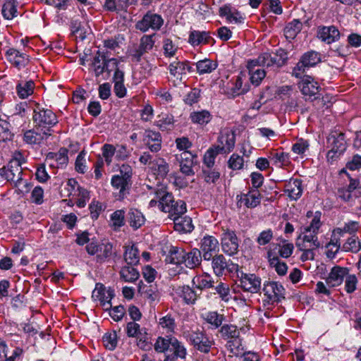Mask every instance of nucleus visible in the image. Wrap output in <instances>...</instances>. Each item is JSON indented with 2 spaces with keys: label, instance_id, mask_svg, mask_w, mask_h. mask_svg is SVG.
<instances>
[{
  "label": "nucleus",
  "instance_id": "f257e3e1",
  "mask_svg": "<svg viewBox=\"0 0 361 361\" xmlns=\"http://www.w3.org/2000/svg\"><path fill=\"white\" fill-rule=\"evenodd\" d=\"M156 197L159 200V209L167 212L171 216L174 214H183L186 212V204L183 200L175 201L171 193L168 192L164 188L155 192Z\"/></svg>",
  "mask_w": 361,
  "mask_h": 361
},
{
  "label": "nucleus",
  "instance_id": "f03ea898",
  "mask_svg": "<svg viewBox=\"0 0 361 361\" xmlns=\"http://www.w3.org/2000/svg\"><path fill=\"white\" fill-rule=\"evenodd\" d=\"M32 120L37 129L44 131L49 135H51L52 128L58 123L56 115L49 109L36 104L33 109Z\"/></svg>",
  "mask_w": 361,
  "mask_h": 361
},
{
  "label": "nucleus",
  "instance_id": "7ed1b4c3",
  "mask_svg": "<svg viewBox=\"0 0 361 361\" xmlns=\"http://www.w3.org/2000/svg\"><path fill=\"white\" fill-rule=\"evenodd\" d=\"M132 168L128 164H122L119 174L114 175L111 184L114 188L119 190V198L123 199L129 194L132 185Z\"/></svg>",
  "mask_w": 361,
  "mask_h": 361
},
{
  "label": "nucleus",
  "instance_id": "20e7f679",
  "mask_svg": "<svg viewBox=\"0 0 361 361\" xmlns=\"http://www.w3.org/2000/svg\"><path fill=\"white\" fill-rule=\"evenodd\" d=\"M4 173L1 176L4 180L12 184L14 187H20L23 183V169L21 162L17 158L11 159L7 165L3 166Z\"/></svg>",
  "mask_w": 361,
  "mask_h": 361
},
{
  "label": "nucleus",
  "instance_id": "39448f33",
  "mask_svg": "<svg viewBox=\"0 0 361 361\" xmlns=\"http://www.w3.org/2000/svg\"><path fill=\"white\" fill-rule=\"evenodd\" d=\"M237 275V286L243 291L250 293H257L261 289V279L254 274H246L239 270Z\"/></svg>",
  "mask_w": 361,
  "mask_h": 361
},
{
  "label": "nucleus",
  "instance_id": "423d86ee",
  "mask_svg": "<svg viewBox=\"0 0 361 361\" xmlns=\"http://www.w3.org/2000/svg\"><path fill=\"white\" fill-rule=\"evenodd\" d=\"M188 341L194 349L200 353L207 354L214 345V341L210 338L204 331H192L188 336Z\"/></svg>",
  "mask_w": 361,
  "mask_h": 361
},
{
  "label": "nucleus",
  "instance_id": "0eeeda50",
  "mask_svg": "<svg viewBox=\"0 0 361 361\" xmlns=\"http://www.w3.org/2000/svg\"><path fill=\"white\" fill-rule=\"evenodd\" d=\"M263 292L265 297L264 305H274L285 298L283 286L275 281H269L264 284Z\"/></svg>",
  "mask_w": 361,
  "mask_h": 361
},
{
  "label": "nucleus",
  "instance_id": "6e6552de",
  "mask_svg": "<svg viewBox=\"0 0 361 361\" xmlns=\"http://www.w3.org/2000/svg\"><path fill=\"white\" fill-rule=\"evenodd\" d=\"M211 259L213 271L217 276L235 274L238 271V264L233 263L230 259L226 260L223 255H216Z\"/></svg>",
  "mask_w": 361,
  "mask_h": 361
},
{
  "label": "nucleus",
  "instance_id": "1a4fd4ad",
  "mask_svg": "<svg viewBox=\"0 0 361 361\" xmlns=\"http://www.w3.org/2000/svg\"><path fill=\"white\" fill-rule=\"evenodd\" d=\"M221 245L222 250L227 255L232 256L238 251L239 239L235 232L228 228L222 227Z\"/></svg>",
  "mask_w": 361,
  "mask_h": 361
},
{
  "label": "nucleus",
  "instance_id": "9d476101",
  "mask_svg": "<svg viewBox=\"0 0 361 361\" xmlns=\"http://www.w3.org/2000/svg\"><path fill=\"white\" fill-rule=\"evenodd\" d=\"M164 24L162 17L152 11H147L142 18L135 24V28L142 32H146L149 28L159 30Z\"/></svg>",
  "mask_w": 361,
  "mask_h": 361
},
{
  "label": "nucleus",
  "instance_id": "9b49d317",
  "mask_svg": "<svg viewBox=\"0 0 361 361\" xmlns=\"http://www.w3.org/2000/svg\"><path fill=\"white\" fill-rule=\"evenodd\" d=\"M299 87L302 94L307 100H317L319 98L320 87L318 82L314 80V78L309 75H305L299 83Z\"/></svg>",
  "mask_w": 361,
  "mask_h": 361
},
{
  "label": "nucleus",
  "instance_id": "f8f14e48",
  "mask_svg": "<svg viewBox=\"0 0 361 361\" xmlns=\"http://www.w3.org/2000/svg\"><path fill=\"white\" fill-rule=\"evenodd\" d=\"M235 143V133L227 129L221 132L215 147L221 154H228L233 149Z\"/></svg>",
  "mask_w": 361,
  "mask_h": 361
},
{
  "label": "nucleus",
  "instance_id": "ddd939ff",
  "mask_svg": "<svg viewBox=\"0 0 361 361\" xmlns=\"http://www.w3.org/2000/svg\"><path fill=\"white\" fill-rule=\"evenodd\" d=\"M219 243L218 240L212 235L204 236L201 240V250L204 260H210L214 254L219 250Z\"/></svg>",
  "mask_w": 361,
  "mask_h": 361
},
{
  "label": "nucleus",
  "instance_id": "4468645a",
  "mask_svg": "<svg viewBox=\"0 0 361 361\" xmlns=\"http://www.w3.org/2000/svg\"><path fill=\"white\" fill-rule=\"evenodd\" d=\"M143 142L152 152H157L161 148V135L159 132L147 129L143 134Z\"/></svg>",
  "mask_w": 361,
  "mask_h": 361
},
{
  "label": "nucleus",
  "instance_id": "2eb2a0df",
  "mask_svg": "<svg viewBox=\"0 0 361 361\" xmlns=\"http://www.w3.org/2000/svg\"><path fill=\"white\" fill-rule=\"evenodd\" d=\"M317 35L319 39L329 44L338 41L341 37L338 29L334 25L319 26Z\"/></svg>",
  "mask_w": 361,
  "mask_h": 361
},
{
  "label": "nucleus",
  "instance_id": "dca6fc26",
  "mask_svg": "<svg viewBox=\"0 0 361 361\" xmlns=\"http://www.w3.org/2000/svg\"><path fill=\"white\" fill-rule=\"evenodd\" d=\"M349 272L347 267L334 266L329 274L326 282L329 287H336L340 286L344 281L346 275Z\"/></svg>",
  "mask_w": 361,
  "mask_h": 361
},
{
  "label": "nucleus",
  "instance_id": "f3484780",
  "mask_svg": "<svg viewBox=\"0 0 361 361\" xmlns=\"http://www.w3.org/2000/svg\"><path fill=\"white\" fill-rule=\"evenodd\" d=\"M50 135L43 130L37 129V126L31 130L25 131L23 134V141L29 145L40 144L44 140L47 139Z\"/></svg>",
  "mask_w": 361,
  "mask_h": 361
},
{
  "label": "nucleus",
  "instance_id": "a211bd4d",
  "mask_svg": "<svg viewBox=\"0 0 361 361\" xmlns=\"http://www.w3.org/2000/svg\"><path fill=\"white\" fill-rule=\"evenodd\" d=\"M327 147L338 149V151H345L346 149L345 134L338 130L331 131L327 137Z\"/></svg>",
  "mask_w": 361,
  "mask_h": 361
},
{
  "label": "nucleus",
  "instance_id": "6ab92c4d",
  "mask_svg": "<svg viewBox=\"0 0 361 361\" xmlns=\"http://www.w3.org/2000/svg\"><path fill=\"white\" fill-rule=\"evenodd\" d=\"M195 157L188 151H184L179 154L178 159L180 162V171L185 176H193V159Z\"/></svg>",
  "mask_w": 361,
  "mask_h": 361
},
{
  "label": "nucleus",
  "instance_id": "aec40b11",
  "mask_svg": "<svg viewBox=\"0 0 361 361\" xmlns=\"http://www.w3.org/2000/svg\"><path fill=\"white\" fill-rule=\"evenodd\" d=\"M92 66L94 68V75L96 77L100 76L106 68L107 62L109 61H116L115 59H108L104 52L97 50L96 54L92 59Z\"/></svg>",
  "mask_w": 361,
  "mask_h": 361
},
{
  "label": "nucleus",
  "instance_id": "412c9836",
  "mask_svg": "<svg viewBox=\"0 0 361 361\" xmlns=\"http://www.w3.org/2000/svg\"><path fill=\"white\" fill-rule=\"evenodd\" d=\"M262 195L257 190H250L246 194L240 195L238 204L244 203L248 208H254L260 204Z\"/></svg>",
  "mask_w": 361,
  "mask_h": 361
},
{
  "label": "nucleus",
  "instance_id": "4be33fe9",
  "mask_svg": "<svg viewBox=\"0 0 361 361\" xmlns=\"http://www.w3.org/2000/svg\"><path fill=\"white\" fill-rule=\"evenodd\" d=\"M8 61L18 69L25 67L28 63V57L25 54L20 53L14 48H10L6 51Z\"/></svg>",
  "mask_w": 361,
  "mask_h": 361
},
{
  "label": "nucleus",
  "instance_id": "5701e85b",
  "mask_svg": "<svg viewBox=\"0 0 361 361\" xmlns=\"http://www.w3.org/2000/svg\"><path fill=\"white\" fill-rule=\"evenodd\" d=\"M181 216L182 214H174L171 216L173 220L175 230L184 233L191 232L194 228L192 219L189 216L183 217Z\"/></svg>",
  "mask_w": 361,
  "mask_h": 361
},
{
  "label": "nucleus",
  "instance_id": "b1692460",
  "mask_svg": "<svg viewBox=\"0 0 361 361\" xmlns=\"http://www.w3.org/2000/svg\"><path fill=\"white\" fill-rule=\"evenodd\" d=\"M169 344L170 346L168 353L171 354L173 359L185 358L187 349L182 342L179 341L176 337L171 336Z\"/></svg>",
  "mask_w": 361,
  "mask_h": 361
},
{
  "label": "nucleus",
  "instance_id": "393cba45",
  "mask_svg": "<svg viewBox=\"0 0 361 361\" xmlns=\"http://www.w3.org/2000/svg\"><path fill=\"white\" fill-rule=\"evenodd\" d=\"M284 192L293 200H297L302 195V181L299 179L290 180L285 185Z\"/></svg>",
  "mask_w": 361,
  "mask_h": 361
},
{
  "label": "nucleus",
  "instance_id": "a878e982",
  "mask_svg": "<svg viewBox=\"0 0 361 361\" xmlns=\"http://www.w3.org/2000/svg\"><path fill=\"white\" fill-rule=\"evenodd\" d=\"M127 221L134 230L140 228L145 222L142 213L137 209L131 208L126 216Z\"/></svg>",
  "mask_w": 361,
  "mask_h": 361
},
{
  "label": "nucleus",
  "instance_id": "bb28decb",
  "mask_svg": "<svg viewBox=\"0 0 361 361\" xmlns=\"http://www.w3.org/2000/svg\"><path fill=\"white\" fill-rule=\"evenodd\" d=\"M255 61L248 62L247 68L249 70L250 80L251 83L255 86H258L266 75L264 70L259 67L255 68L257 64L254 63Z\"/></svg>",
  "mask_w": 361,
  "mask_h": 361
},
{
  "label": "nucleus",
  "instance_id": "cd10ccee",
  "mask_svg": "<svg viewBox=\"0 0 361 361\" xmlns=\"http://www.w3.org/2000/svg\"><path fill=\"white\" fill-rule=\"evenodd\" d=\"M190 119L194 124L205 126L212 119V115L207 110L195 111L190 113Z\"/></svg>",
  "mask_w": 361,
  "mask_h": 361
},
{
  "label": "nucleus",
  "instance_id": "c85d7f7f",
  "mask_svg": "<svg viewBox=\"0 0 361 361\" xmlns=\"http://www.w3.org/2000/svg\"><path fill=\"white\" fill-rule=\"evenodd\" d=\"M176 293L183 298L187 304H193L196 301L199 294L188 286H178L176 289Z\"/></svg>",
  "mask_w": 361,
  "mask_h": 361
},
{
  "label": "nucleus",
  "instance_id": "c756f323",
  "mask_svg": "<svg viewBox=\"0 0 361 361\" xmlns=\"http://www.w3.org/2000/svg\"><path fill=\"white\" fill-rule=\"evenodd\" d=\"M92 297L94 300H99L100 302L105 300H111L114 297V291L110 289L106 290L101 283H97Z\"/></svg>",
  "mask_w": 361,
  "mask_h": 361
},
{
  "label": "nucleus",
  "instance_id": "7c9ffc66",
  "mask_svg": "<svg viewBox=\"0 0 361 361\" xmlns=\"http://www.w3.org/2000/svg\"><path fill=\"white\" fill-rule=\"evenodd\" d=\"M133 265L123 266L120 271V278L125 282L133 283L140 277L139 271L133 267Z\"/></svg>",
  "mask_w": 361,
  "mask_h": 361
},
{
  "label": "nucleus",
  "instance_id": "2f4dec72",
  "mask_svg": "<svg viewBox=\"0 0 361 361\" xmlns=\"http://www.w3.org/2000/svg\"><path fill=\"white\" fill-rule=\"evenodd\" d=\"M155 125L162 131H169L173 129L174 117L170 114H164L159 115Z\"/></svg>",
  "mask_w": 361,
  "mask_h": 361
},
{
  "label": "nucleus",
  "instance_id": "473e14b6",
  "mask_svg": "<svg viewBox=\"0 0 361 361\" xmlns=\"http://www.w3.org/2000/svg\"><path fill=\"white\" fill-rule=\"evenodd\" d=\"M114 254L112 244L109 243H103L99 245V252L96 256V261L100 264L108 262Z\"/></svg>",
  "mask_w": 361,
  "mask_h": 361
},
{
  "label": "nucleus",
  "instance_id": "72a5a7b5",
  "mask_svg": "<svg viewBox=\"0 0 361 361\" xmlns=\"http://www.w3.org/2000/svg\"><path fill=\"white\" fill-rule=\"evenodd\" d=\"M228 88L230 89L229 94L233 97H235L247 92L249 90V85H245L243 87L242 78L238 76L235 80H232L228 83Z\"/></svg>",
  "mask_w": 361,
  "mask_h": 361
},
{
  "label": "nucleus",
  "instance_id": "f704fd0d",
  "mask_svg": "<svg viewBox=\"0 0 361 361\" xmlns=\"http://www.w3.org/2000/svg\"><path fill=\"white\" fill-rule=\"evenodd\" d=\"M35 83L32 80L21 81L16 85V92L21 99H25L34 92Z\"/></svg>",
  "mask_w": 361,
  "mask_h": 361
},
{
  "label": "nucleus",
  "instance_id": "c9c22d12",
  "mask_svg": "<svg viewBox=\"0 0 361 361\" xmlns=\"http://www.w3.org/2000/svg\"><path fill=\"white\" fill-rule=\"evenodd\" d=\"M124 260L128 265H136L140 261L139 250L135 245L126 246L123 255Z\"/></svg>",
  "mask_w": 361,
  "mask_h": 361
},
{
  "label": "nucleus",
  "instance_id": "e433bc0d",
  "mask_svg": "<svg viewBox=\"0 0 361 361\" xmlns=\"http://www.w3.org/2000/svg\"><path fill=\"white\" fill-rule=\"evenodd\" d=\"M169 69L171 75L178 78L183 74H185L187 71L190 72L192 67L188 62L175 61L169 65Z\"/></svg>",
  "mask_w": 361,
  "mask_h": 361
},
{
  "label": "nucleus",
  "instance_id": "4c0bfd02",
  "mask_svg": "<svg viewBox=\"0 0 361 361\" xmlns=\"http://www.w3.org/2000/svg\"><path fill=\"white\" fill-rule=\"evenodd\" d=\"M302 28V23L298 19H294L285 27L284 35L286 39H294Z\"/></svg>",
  "mask_w": 361,
  "mask_h": 361
},
{
  "label": "nucleus",
  "instance_id": "58836bf2",
  "mask_svg": "<svg viewBox=\"0 0 361 361\" xmlns=\"http://www.w3.org/2000/svg\"><path fill=\"white\" fill-rule=\"evenodd\" d=\"M268 259L271 267H274L279 275L284 276L288 269L287 264L281 262L279 257L271 252H268Z\"/></svg>",
  "mask_w": 361,
  "mask_h": 361
},
{
  "label": "nucleus",
  "instance_id": "ea45409f",
  "mask_svg": "<svg viewBox=\"0 0 361 361\" xmlns=\"http://www.w3.org/2000/svg\"><path fill=\"white\" fill-rule=\"evenodd\" d=\"M192 283L196 288L202 290L203 289L210 288L213 286L214 281L212 277L208 274H204L193 278Z\"/></svg>",
  "mask_w": 361,
  "mask_h": 361
},
{
  "label": "nucleus",
  "instance_id": "a19ab883",
  "mask_svg": "<svg viewBox=\"0 0 361 361\" xmlns=\"http://www.w3.org/2000/svg\"><path fill=\"white\" fill-rule=\"evenodd\" d=\"M152 169L157 176L164 178L169 171V164L162 158H157L152 162Z\"/></svg>",
  "mask_w": 361,
  "mask_h": 361
},
{
  "label": "nucleus",
  "instance_id": "79ce46f5",
  "mask_svg": "<svg viewBox=\"0 0 361 361\" xmlns=\"http://www.w3.org/2000/svg\"><path fill=\"white\" fill-rule=\"evenodd\" d=\"M221 337L223 339H233L238 338L240 336V331L237 326L233 324H224L221 326L219 331Z\"/></svg>",
  "mask_w": 361,
  "mask_h": 361
},
{
  "label": "nucleus",
  "instance_id": "37998d69",
  "mask_svg": "<svg viewBox=\"0 0 361 361\" xmlns=\"http://www.w3.org/2000/svg\"><path fill=\"white\" fill-rule=\"evenodd\" d=\"M201 259V251L194 249L190 252L185 253L184 263L187 267L192 269L200 264Z\"/></svg>",
  "mask_w": 361,
  "mask_h": 361
},
{
  "label": "nucleus",
  "instance_id": "c03bdc74",
  "mask_svg": "<svg viewBox=\"0 0 361 361\" xmlns=\"http://www.w3.org/2000/svg\"><path fill=\"white\" fill-rule=\"evenodd\" d=\"M204 320L207 323L211 325L212 329H216L221 326V324L225 319L224 314H219L217 312H209L204 317Z\"/></svg>",
  "mask_w": 361,
  "mask_h": 361
},
{
  "label": "nucleus",
  "instance_id": "a18cd8bd",
  "mask_svg": "<svg viewBox=\"0 0 361 361\" xmlns=\"http://www.w3.org/2000/svg\"><path fill=\"white\" fill-rule=\"evenodd\" d=\"M196 68L197 72L202 75L211 73L215 70L217 68V63L214 61L204 59L196 63Z\"/></svg>",
  "mask_w": 361,
  "mask_h": 361
},
{
  "label": "nucleus",
  "instance_id": "49530a36",
  "mask_svg": "<svg viewBox=\"0 0 361 361\" xmlns=\"http://www.w3.org/2000/svg\"><path fill=\"white\" fill-rule=\"evenodd\" d=\"M361 250V243L359 241L358 237L355 235L348 238V240L343 243L342 250L345 252H350L357 253Z\"/></svg>",
  "mask_w": 361,
  "mask_h": 361
},
{
  "label": "nucleus",
  "instance_id": "de8ad7c7",
  "mask_svg": "<svg viewBox=\"0 0 361 361\" xmlns=\"http://www.w3.org/2000/svg\"><path fill=\"white\" fill-rule=\"evenodd\" d=\"M296 246L300 251H302V254L300 256V259L302 262L307 260H313L314 259V253L313 250L315 248L313 247H309L308 245H305L303 243H300V238L296 241Z\"/></svg>",
  "mask_w": 361,
  "mask_h": 361
},
{
  "label": "nucleus",
  "instance_id": "09e8293b",
  "mask_svg": "<svg viewBox=\"0 0 361 361\" xmlns=\"http://www.w3.org/2000/svg\"><path fill=\"white\" fill-rule=\"evenodd\" d=\"M17 2L15 0L6 1L2 7V14L8 20L13 19L17 13Z\"/></svg>",
  "mask_w": 361,
  "mask_h": 361
},
{
  "label": "nucleus",
  "instance_id": "8fccbe9b",
  "mask_svg": "<svg viewBox=\"0 0 361 361\" xmlns=\"http://www.w3.org/2000/svg\"><path fill=\"white\" fill-rule=\"evenodd\" d=\"M170 262L175 264L184 263L185 252L177 247H172L169 251Z\"/></svg>",
  "mask_w": 361,
  "mask_h": 361
},
{
  "label": "nucleus",
  "instance_id": "3c124183",
  "mask_svg": "<svg viewBox=\"0 0 361 361\" xmlns=\"http://www.w3.org/2000/svg\"><path fill=\"white\" fill-rule=\"evenodd\" d=\"M254 63L259 65L269 67L273 65H277L279 63V61H276V57L272 56L269 53H263L258 56L256 60H254Z\"/></svg>",
  "mask_w": 361,
  "mask_h": 361
},
{
  "label": "nucleus",
  "instance_id": "603ef678",
  "mask_svg": "<svg viewBox=\"0 0 361 361\" xmlns=\"http://www.w3.org/2000/svg\"><path fill=\"white\" fill-rule=\"evenodd\" d=\"M301 59L302 60V63H305L307 68H310L321 61V55L318 52L312 51L303 54Z\"/></svg>",
  "mask_w": 361,
  "mask_h": 361
},
{
  "label": "nucleus",
  "instance_id": "864d4df0",
  "mask_svg": "<svg viewBox=\"0 0 361 361\" xmlns=\"http://www.w3.org/2000/svg\"><path fill=\"white\" fill-rule=\"evenodd\" d=\"M139 292L142 297L149 302H154L159 300V293L156 288H153L152 286L144 287L143 288H140Z\"/></svg>",
  "mask_w": 361,
  "mask_h": 361
},
{
  "label": "nucleus",
  "instance_id": "5fc2aeb1",
  "mask_svg": "<svg viewBox=\"0 0 361 361\" xmlns=\"http://www.w3.org/2000/svg\"><path fill=\"white\" fill-rule=\"evenodd\" d=\"M67 154L68 151L66 149L61 148L60 150L57 152V157L55 158V162L49 163V166L62 168L66 166L68 160Z\"/></svg>",
  "mask_w": 361,
  "mask_h": 361
},
{
  "label": "nucleus",
  "instance_id": "6e6d98bb",
  "mask_svg": "<svg viewBox=\"0 0 361 361\" xmlns=\"http://www.w3.org/2000/svg\"><path fill=\"white\" fill-rule=\"evenodd\" d=\"M269 157L274 161L275 164H279L280 166H286L290 164L288 153L283 152H272Z\"/></svg>",
  "mask_w": 361,
  "mask_h": 361
},
{
  "label": "nucleus",
  "instance_id": "4d7b16f0",
  "mask_svg": "<svg viewBox=\"0 0 361 361\" xmlns=\"http://www.w3.org/2000/svg\"><path fill=\"white\" fill-rule=\"evenodd\" d=\"M298 238H300V243H303L305 245H308L309 247H313V248H318L320 247L317 234L312 232H304L302 238H301L300 235Z\"/></svg>",
  "mask_w": 361,
  "mask_h": 361
},
{
  "label": "nucleus",
  "instance_id": "13d9d810",
  "mask_svg": "<svg viewBox=\"0 0 361 361\" xmlns=\"http://www.w3.org/2000/svg\"><path fill=\"white\" fill-rule=\"evenodd\" d=\"M345 292L348 294L354 293L357 290L358 279L355 274H351L348 272L345 278Z\"/></svg>",
  "mask_w": 361,
  "mask_h": 361
},
{
  "label": "nucleus",
  "instance_id": "bf43d9fd",
  "mask_svg": "<svg viewBox=\"0 0 361 361\" xmlns=\"http://www.w3.org/2000/svg\"><path fill=\"white\" fill-rule=\"evenodd\" d=\"M111 221L114 230L120 228L125 224V212L122 209L115 211L111 215Z\"/></svg>",
  "mask_w": 361,
  "mask_h": 361
},
{
  "label": "nucleus",
  "instance_id": "052dcab7",
  "mask_svg": "<svg viewBox=\"0 0 361 361\" xmlns=\"http://www.w3.org/2000/svg\"><path fill=\"white\" fill-rule=\"evenodd\" d=\"M205 32L199 30L191 31L189 35L188 42L192 45L206 44Z\"/></svg>",
  "mask_w": 361,
  "mask_h": 361
},
{
  "label": "nucleus",
  "instance_id": "680f3d73",
  "mask_svg": "<svg viewBox=\"0 0 361 361\" xmlns=\"http://www.w3.org/2000/svg\"><path fill=\"white\" fill-rule=\"evenodd\" d=\"M221 154L216 147H210L207 150L204 155L203 162L207 168H212L214 165L216 156Z\"/></svg>",
  "mask_w": 361,
  "mask_h": 361
},
{
  "label": "nucleus",
  "instance_id": "e2e57ef3",
  "mask_svg": "<svg viewBox=\"0 0 361 361\" xmlns=\"http://www.w3.org/2000/svg\"><path fill=\"white\" fill-rule=\"evenodd\" d=\"M359 228V222L350 221L343 228H336V232H338V235H343V233L355 234Z\"/></svg>",
  "mask_w": 361,
  "mask_h": 361
},
{
  "label": "nucleus",
  "instance_id": "0e129e2a",
  "mask_svg": "<svg viewBox=\"0 0 361 361\" xmlns=\"http://www.w3.org/2000/svg\"><path fill=\"white\" fill-rule=\"evenodd\" d=\"M169 341H171V337H158L154 345V350L158 353H168Z\"/></svg>",
  "mask_w": 361,
  "mask_h": 361
},
{
  "label": "nucleus",
  "instance_id": "69168bd1",
  "mask_svg": "<svg viewBox=\"0 0 361 361\" xmlns=\"http://www.w3.org/2000/svg\"><path fill=\"white\" fill-rule=\"evenodd\" d=\"M204 180L208 183H215L220 178V173L212 168L202 169Z\"/></svg>",
  "mask_w": 361,
  "mask_h": 361
},
{
  "label": "nucleus",
  "instance_id": "338daca9",
  "mask_svg": "<svg viewBox=\"0 0 361 361\" xmlns=\"http://www.w3.org/2000/svg\"><path fill=\"white\" fill-rule=\"evenodd\" d=\"M102 341L106 348L114 350L117 345V334L116 331L105 334L102 338Z\"/></svg>",
  "mask_w": 361,
  "mask_h": 361
},
{
  "label": "nucleus",
  "instance_id": "774afa93",
  "mask_svg": "<svg viewBox=\"0 0 361 361\" xmlns=\"http://www.w3.org/2000/svg\"><path fill=\"white\" fill-rule=\"evenodd\" d=\"M243 166V158L237 154H233L228 161V166L232 170H240Z\"/></svg>",
  "mask_w": 361,
  "mask_h": 361
}]
</instances>
